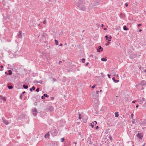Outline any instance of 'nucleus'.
I'll return each instance as SVG.
<instances>
[{"instance_id": "1", "label": "nucleus", "mask_w": 146, "mask_h": 146, "mask_svg": "<svg viewBox=\"0 0 146 146\" xmlns=\"http://www.w3.org/2000/svg\"><path fill=\"white\" fill-rule=\"evenodd\" d=\"M83 3L82 2L81 0H79L77 4V6L79 8V9L82 10L84 11L86 9V7L83 5Z\"/></svg>"}, {"instance_id": "2", "label": "nucleus", "mask_w": 146, "mask_h": 146, "mask_svg": "<svg viewBox=\"0 0 146 146\" xmlns=\"http://www.w3.org/2000/svg\"><path fill=\"white\" fill-rule=\"evenodd\" d=\"M50 132L53 136L56 135L58 134L57 131L56 129L51 130L50 131Z\"/></svg>"}, {"instance_id": "3", "label": "nucleus", "mask_w": 146, "mask_h": 146, "mask_svg": "<svg viewBox=\"0 0 146 146\" xmlns=\"http://www.w3.org/2000/svg\"><path fill=\"white\" fill-rule=\"evenodd\" d=\"M33 115H35L36 116V115L37 112V110L36 109V108H33Z\"/></svg>"}, {"instance_id": "4", "label": "nucleus", "mask_w": 146, "mask_h": 146, "mask_svg": "<svg viewBox=\"0 0 146 146\" xmlns=\"http://www.w3.org/2000/svg\"><path fill=\"white\" fill-rule=\"evenodd\" d=\"M140 84L143 86H145L146 85V82L145 80H142L141 81Z\"/></svg>"}, {"instance_id": "5", "label": "nucleus", "mask_w": 146, "mask_h": 146, "mask_svg": "<svg viewBox=\"0 0 146 146\" xmlns=\"http://www.w3.org/2000/svg\"><path fill=\"white\" fill-rule=\"evenodd\" d=\"M2 119L3 120V122L4 124L7 125H8L9 124V123L8 122V121L4 119H3V118Z\"/></svg>"}, {"instance_id": "6", "label": "nucleus", "mask_w": 146, "mask_h": 146, "mask_svg": "<svg viewBox=\"0 0 146 146\" xmlns=\"http://www.w3.org/2000/svg\"><path fill=\"white\" fill-rule=\"evenodd\" d=\"M137 136L140 139H141L143 137V136L140 133L137 134Z\"/></svg>"}, {"instance_id": "7", "label": "nucleus", "mask_w": 146, "mask_h": 146, "mask_svg": "<svg viewBox=\"0 0 146 146\" xmlns=\"http://www.w3.org/2000/svg\"><path fill=\"white\" fill-rule=\"evenodd\" d=\"M120 17L122 19H124L125 18L124 15L123 14L121 13L120 15Z\"/></svg>"}, {"instance_id": "8", "label": "nucleus", "mask_w": 146, "mask_h": 146, "mask_svg": "<svg viewBox=\"0 0 146 146\" xmlns=\"http://www.w3.org/2000/svg\"><path fill=\"white\" fill-rule=\"evenodd\" d=\"M105 37L106 38V40H108L109 41H111V36H110V38L108 37V35H106L105 36Z\"/></svg>"}, {"instance_id": "9", "label": "nucleus", "mask_w": 146, "mask_h": 146, "mask_svg": "<svg viewBox=\"0 0 146 146\" xmlns=\"http://www.w3.org/2000/svg\"><path fill=\"white\" fill-rule=\"evenodd\" d=\"M49 132H48L45 134V135H44V137L45 138H48L49 137Z\"/></svg>"}, {"instance_id": "10", "label": "nucleus", "mask_w": 146, "mask_h": 146, "mask_svg": "<svg viewBox=\"0 0 146 146\" xmlns=\"http://www.w3.org/2000/svg\"><path fill=\"white\" fill-rule=\"evenodd\" d=\"M112 79L115 83H117L119 82V80H115V78L114 77Z\"/></svg>"}, {"instance_id": "11", "label": "nucleus", "mask_w": 146, "mask_h": 146, "mask_svg": "<svg viewBox=\"0 0 146 146\" xmlns=\"http://www.w3.org/2000/svg\"><path fill=\"white\" fill-rule=\"evenodd\" d=\"M115 117H117L119 116V114H118L117 112H115Z\"/></svg>"}, {"instance_id": "12", "label": "nucleus", "mask_w": 146, "mask_h": 146, "mask_svg": "<svg viewBox=\"0 0 146 146\" xmlns=\"http://www.w3.org/2000/svg\"><path fill=\"white\" fill-rule=\"evenodd\" d=\"M0 97H1V99H2L3 101H5L6 100V98L5 97L2 96H0Z\"/></svg>"}, {"instance_id": "13", "label": "nucleus", "mask_w": 146, "mask_h": 146, "mask_svg": "<svg viewBox=\"0 0 146 146\" xmlns=\"http://www.w3.org/2000/svg\"><path fill=\"white\" fill-rule=\"evenodd\" d=\"M94 122H92L90 124V126H91L93 128L94 127Z\"/></svg>"}, {"instance_id": "14", "label": "nucleus", "mask_w": 146, "mask_h": 146, "mask_svg": "<svg viewBox=\"0 0 146 146\" xmlns=\"http://www.w3.org/2000/svg\"><path fill=\"white\" fill-rule=\"evenodd\" d=\"M101 60L103 61H106L107 60V59L106 58H102L101 59Z\"/></svg>"}, {"instance_id": "15", "label": "nucleus", "mask_w": 146, "mask_h": 146, "mask_svg": "<svg viewBox=\"0 0 146 146\" xmlns=\"http://www.w3.org/2000/svg\"><path fill=\"white\" fill-rule=\"evenodd\" d=\"M92 97L93 99H96V98H98V97H96V95L95 94L94 95L92 96Z\"/></svg>"}, {"instance_id": "16", "label": "nucleus", "mask_w": 146, "mask_h": 146, "mask_svg": "<svg viewBox=\"0 0 146 146\" xmlns=\"http://www.w3.org/2000/svg\"><path fill=\"white\" fill-rule=\"evenodd\" d=\"M123 29L124 30L126 31L128 29L126 27L125 25H124L123 26Z\"/></svg>"}, {"instance_id": "17", "label": "nucleus", "mask_w": 146, "mask_h": 146, "mask_svg": "<svg viewBox=\"0 0 146 146\" xmlns=\"http://www.w3.org/2000/svg\"><path fill=\"white\" fill-rule=\"evenodd\" d=\"M98 48L101 51H102L103 50V48L100 46H99Z\"/></svg>"}, {"instance_id": "18", "label": "nucleus", "mask_w": 146, "mask_h": 146, "mask_svg": "<svg viewBox=\"0 0 146 146\" xmlns=\"http://www.w3.org/2000/svg\"><path fill=\"white\" fill-rule=\"evenodd\" d=\"M23 87L25 89H27L28 88V86L27 85H24L23 86Z\"/></svg>"}, {"instance_id": "19", "label": "nucleus", "mask_w": 146, "mask_h": 146, "mask_svg": "<svg viewBox=\"0 0 146 146\" xmlns=\"http://www.w3.org/2000/svg\"><path fill=\"white\" fill-rule=\"evenodd\" d=\"M35 89V87L34 86H33L32 88H31L30 89V91L32 92L33 91L32 90H34Z\"/></svg>"}, {"instance_id": "20", "label": "nucleus", "mask_w": 146, "mask_h": 146, "mask_svg": "<svg viewBox=\"0 0 146 146\" xmlns=\"http://www.w3.org/2000/svg\"><path fill=\"white\" fill-rule=\"evenodd\" d=\"M55 42V44L56 45H58V40H54Z\"/></svg>"}, {"instance_id": "21", "label": "nucleus", "mask_w": 146, "mask_h": 146, "mask_svg": "<svg viewBox=\"0 0 146 146\" xmlns=\"http://www.w3.org/2000/svg\"><path fill=\"white\" fill-rule=\"evenodd\" d=\"M46 33H44L42 35V36L44 38L46 36Z\"/></svg>"}, {"instance_id": "22", "label": "nucleus", "mask_w": 146, "mask_h": 146, "mask_svg": "<svg viewBox=\"0 0 146 146\" xmlns=\"http://www.w3.org/2000/svg\"><path fill=\"white\" fill-rule=\"evenodd\" d=\"M98 94H99V92L98 91H97L96 92V93L95 94H96V97H99Z\"/></svg>"}, {"instance_id": "23", "label": "nucleus", "mask_w": 146, "mask_h": 146, "mask_svg": "<svg viewBox=\"0 0 146 146\" xmlns=\"http://www.w3.org/2000/svg\"><path fill=\"white\" fill-rule=\"evenodd\" d=\"M8 72H9V75H11V74H12V71L11 70H9L8 71Z\"/></svg>"}, {"instance_id": "24", "label": "nucleus", "mask_w": 146, "mask_h": 146, "mask_svg": "<svg viewBox=\"0 0 146 146\" xmlns=\"http://www.w3.org/2000/svg\"><path fill=\"white\" fill-rule=\"evenodd\" d=\"M8 88L9 89H11L13 88V87L12 86H8Z\"/></svg>"}, {"instance_id": "25", "label": "nucleus", "mask_w": 146, "mask_h": 146, "mask_svg": "<svg viewBox=\"0 0 146 146\" xmlns=\"http://www.w3.org/2000/svg\"><path fill=\"white\" fill-rule=\"evenodd\" d=\"M44 96L47 98L49 97L46 94H44Z\"/></svg>"}, {"instance_id": "26", "label": "nucleus", "mask_w": 146, "mask_h": 146, "mask_svg": "<svg viewBox=\"0 0 146 146\" xmlns=\"http://www.w3.org/2000/svg\"><path fill=\"white\" fill-rule=\"evenodd\" d=\"M85 59L84 58H83L82 59V63H84L85 62Z\"/></svg>"}, {"instance_id": "27", "label": "nucleus", "mask_w": 146, "mask_h": 146, "mask_svg": "<svg viewBox=\"0 0 146 146\" xmlns=\"http://www.w3.org/2000/svg\"><path fill=\"white\" fill-rule=\"evenodd\" d=\"M18 36L19 38H21L22 37V35L21 34H19L18 35Z\"/></svg>"}, {"instance_id": "28", "label": "nucleus", "mask_w": 146, "mask_h": 146, "mask_svg": "<svg viewBox=\"0 0 146 146\" xmlns=\"http://www.w3.org/2000/svg\"><path fill=\"white\" fill-rule=\"evenodd\" d=\"M64 140V138H62L61 139V141L62 142H63Z\"/></svg>"}, {"instance_id": "29", "label": "nucleus", "mask_w": 146, "mask_h": 146, "mask_svg": "<svg viewBox=\"0 0 146 146\" xmlns=\"http://www.w3.org/2000/svg\"><path fill=\"white\" fill-rule=\"evenodd\" d=\"M96 85H93L92 87V88H95L96 87Z\"/></svg>"}, {"instance_id": "30", "label": "nucleus", "mask_w": 146, "mask_h": 146, "mask_svg": "<svg viewBox=\"0 0 146 146\" xmlns=\"http://www.w3.org/2000/svg\"><path fill=\"white\" fill-rule=\"evenodd\" d=\"M53 82H55L56 81V79L53 78Z\"/></svg>"}, {"instance_id": "31", "label": "nucleus", "mask_w": 146, "mask_h": 146, "mask_svg": "<svg viewBox=\"0 0 146 146\" xmlns=\"http://www.w3.org/2000/svg\"><path fill=\"white\" fill-rule=\"evenodd\" d=\"M131 118H132V119H133V116H134V115H133V114H131Z\"/></svg>"}, {"instance_id": "32", "label": "nucleus", "mask_w": 146, "mask_h": 146, "mask_svg": "<svg viewBox=\"0 0 146 146\" xmlns=\"http://www.w3.org/2000/svg\"><path fill=\"white\" fill-rule=\"evenodd\" d=\"M109 43H110L109 42H108L106 44V46L108 45L109 44Z\"/></svg>"}, {"instance_id": "33", "label": "nucleus", "mask_w": 146, "mask_h": 146, "mask_svg": "<svg viewBox=\"0 0 146 146\" xmlns=\"http://www.w3.org/2000/svg\"><path fill=\"white\" fill-rule=\"evenodd\" d=\"M22 31H19V34H21L22 33Z\"/></svg>"}, {"instance_id": "34", "label": "nucleus", "mask_w": 146, "mask_h": 146, "mask_svg": "<svg viewBox=\"0 0 146 146\" xmlns=\"http://www.w3.org/2000/svg\"><path fill=\"white\" fill-rule=\"evenodd\" d=\"M39 91V88H37L36 90V91L37 92H38Z\"/></svg>"}, {"instance_id": "35", "label": "nucleus", "mask_w": 146, "mask_h": 146, "mask_svg": "<svg viewBox=\"0 0 146 146\" xmlns=\"http://www.w3.org/2000/svg\"><path fill=\"white\" fill-rule=\"evenodd\" d=\"M81 115L80 114L79 115V117H78L79 119H81Z\"/></svg>"}, {"instance_id": "36", "label": "nucleus", "mask_w": 146, "mask_h": 146, "mask_svg": "<svg viewBox=\"0 0 146 146\" xmlns=\"http://www.w3.org/2000/svg\"><path fill=\"white\" fill-rule=\"evenodd\" d=\"M54 98L53 97H51L50 98V99H51V100H54Z\"/></svg>"}, {"instance_id": "37", "label": "nucleus", "mask_w": 146, "mask_h": 146, "mask_svg": "<svg viewBox=\"0 0 146 146\" xmlns=\"http://www.w3.org/2000/svg\"><path fill=\"white\" fill-rule=\"evenodd\" d=\"M145 98H143L142 99V101H145Z\"/></svg>"}, {"instance_id": "38", "label": "nucleus", "mask_w": 146, "mask_h": 146, "mask_svg": "<svg viewBox=\"0 0 146 146\" xmlns=\"http://www.w3.org/2000/svg\"><path fill=\"white\" fill-rule=\"evenodd\" d=\"M41 98L42 99H44L45 98L43 96H42L41 97Z\"/></svg>"}, {"instance_id": "39", "label": "nucleus", "mask_w": 146, "mask_h": 146, "mask_svg": "<svg viewBox=\"0 0 146 146\" xmlns=\"http://www.w3.org/2000/svg\"><path fill=\"white\" fill-rule=\"evenodd\" d=\"M135 102H136L135 100H133V101H132V103H135Z\"/></svg>"}, {"instance_id": "40", "label": "nucleus", "mask_w": 146, "mask_h": 146, "mask_svg": "<svg viewBox=\"0 0 146 146\" xmlns=\"http://www.w3.org/2000/svg\"><path fill=\"white\" fill-rule=\"evenodd\" d=\"M99 128V127L98 126H97L96 127V129H98Z\"/></svg>"}, {"instance_id": "41", "label": "nucleus", "mask_w": 146, "mask_h": 146, "mask_svg": "<svg viewBox=\"0 0 146 146\" xmlns=\"http://www.w3.org/2000/svg\"><path fill=\"white\" fill-rule=\"evenodd\" d=\"M125 5L126 7H127L128 6V4L127 3H125Z\"/></svg>"}, {"instance_id": "42", "label": "nucleus", "mask_w": 146, "mask_h": 146, "mask_svg": "<svg viewBox=\"0 0 146 146\" xmlns=\"http://www.w3.org/2000/svg\"><path fill=\"white\" fill-rule=\"evenodd\" d=\"M88 64H89V63H88V62H87V63L86 64V66H87L88 65Z\"/></svg>"}, {"instance_id": "43", "label": "nucleus", "mask_w": 146, "mask_h": 146, "mask_svg": "<svg viewBox=\"0 0 146 146\" xmlns=\"http://www.w3.org/2000/svg\"><path fill=\"white\" fill-rule=\"evenodd\" d=\"M141 24H138V27H140V26H141Z\"/></svg>"}, {"instance_id": "44", "label": "nucleus", "mask_w": 146, "mask_h": 146, "mask_svg": "<svg viewBox=\"0 0 146 146\" xmlns=\"http://www.w3.org/2000/svg\"><path fill=\"white\" fill-rule=\"evenodd\" d=\"M108 77H109V78H110V74H108Z\"/></svg>"}, {"instance_id": "45", "label": "nucleus", "mask_w": 146, "mask_h": 146, "mask_svg": "<svg viewBox=\"0 0 146 146\" xmlns=\"http://www.w3.org/2000/svg\"><path fill=\"white\" fill-rule=\"evenodd\" d=\"M38 25L39 28H40L41 27V26L40 25V24H38Z\"/></svg>"}, {"instance_id": "46", "label": "nucleus", "mask_w": 146, "mask_h": 146, "mask_svg": "<svg viewBox=\"0 0 146 146\" xmlns=\"http://www.w3.org/2000/svg\"><path fill=\"white\" fill-rule=\"evenodd\" d=\"M43 24H45V23H46V21H43Z\"/></svg>"}, {"instance_id": "47", "label": "nucleus", "mask_w": 146, "mask_h": 146, "mask_svg": "<svg viewBox=\"0 0 146 146\" xmlns=\"http://www.w3.org/2000/svg\"><path fill=\"white\" fill-rule=\"evenodd\" d=\"M93 122H94V124L95 123L96 125L97 124V122L96 121H94Z\"/></svg>"}, {"instance_id": "48", "label": "nucleus", "mask_w": 146, "mask_h": 146, "mask_svg": "<svg viewBox=\"0 0 146 146\" xmlns=\"http://www.w3.org/2000/svg\"><path fill=\"white\" fill-rule=\"evenodd\" d=\"M144 71L146 73V69L144 70Z\"/></svg>"}, {"instance_id": "49", "label": "nucleus", "mask_w": 146, "mask_h": 146, "mask_svg": "<svg viewBox=\"0 0 146 146\" xmlns=\"http://www.w3.org/2000/svg\"><path fill=\"white\" fill-rule=\"evenodd\" d=\"M138 106H139V105H136V108H138Z\"/></svg>"}, {"instance_id": "50", "label": "nucleus", "mask_w": 146, "mask_h": 146, "mask_svg": "<svg viewBox=\"0 0 146 146\" xmlns=\"http://www.w3.org/2000/svg\"><path fill=\"white\" fill-rule=\"evenodd\" d=\"M62 62L61 61H60L59 62V64H60V63Z\"/></svg>"}, {"instance_id": "51", "label": "nucleus", "mask_w": 146, "mask_h": 146, "mask_svg": "<svg viewBox=\"0 0 146 146\" xmlns=\"http://www.w3.org/2000/svg\"><path fill=\"white\" fill-rule=\"evenodd\" d=\"M97 52H100V51L99 50H97Z\"/></svg>"}, {"instance_id": "52", "label": "nucleus", "mask_w": 146, "mask_h": 146, "mask_svg": "<svg viewBox=\"0 0 146 146\" xmlns=\"http://www.w3.org/2000/svg\"><path fill=\"white\" fill-rule=\"evenodd\" d=\"M93 55H90V57H93Z\"/></svg>"}, {"instance_id": "53", "label": "nucleus", "mask_w": 146, "mask_h": 146, "mask_svg": "<svg viewBox=\"0 0 146 146\" xmlns=\"http://www.w3.org/2000/svg\"><path fill=\"white\" fill-rule=\"evenodd\" d=\"M62 44H60L59 46H62Z\"/></svg>"}, {"instance_id": "54", "label": "nucleus", "mask_w": 146, "mask_h": 146, "mask_svg": "<svg viewBox=\"0 0 146 146\" xmlns=\"http://www.w3.org/2000/svg\"><path fill=\"white\" fill-rule=\"evenodd\" d=\"M103 24H102L101 27H103Z\"/></svg>"}, {"instance_id": "55", "label": "nucleus", "mask_w": 146, "mask_h": 146, "mask_svg": "<svg viewBox=\"0 0 146 146\" xmlns=\"http://www.w3.org/2000/svg\"><path fill=\"white\" fill-rule=\"evenodd\" d=\"M101 74L102 75H103V73H102V72L101 73Z\"/></svg>"}, {"instance_id": "56", "label": "nucleus", "mask_w": 146, "mask_h": 146, "mask_svg": "<svg viewBox=\"0 0 146 146\" xmlns=\"http://www.w3.org/2000/svg\"><path fill=\"white\" fill-rule=\"evenodd\" d=\"M104 30H106L107 29H106V28H104Z\"/></svg>"}, {"instance_id": "57", "label": "nucleus", "mask_w": 146, "mask_h": 146, "mask_svg": "<svg viewBox=\"0 0 146 146\" xmlns=\"http://www.w3.org/2000/svg\"><path fill=\"white\" fill-rule=\"evenodd\" d=\"M25 93V92H23V93H22V94H24V93Z\"/></svg>"}, {"instance_id": "58", "label": "nucleus", "mask_w": 146, "mask_h": 146, "mask_svg": "<svg viewBox=\"0 0 146 146\" xmlns=\"http://www.w3.org/2000/svg\"><path fill=\"white\" fill-rule=\"evenodd\" d=\"M135 86L137 88V86H138V85H136Z\"/></svg>"}, {"instance_id": "59", "label": "nucleus", "mask_w": 146, "mask_h": 146, "mask_svg": "<svg viewBox=\"0 0 146 146\" xmlns=\"http://www.w3.org/2000/svg\"><path fill=\"white\" fill-rule=\"evenodd\" d=\"M21 97H22V95H21L20 96V97L21 98H21Z\"/></svg>"}, {"instance_id": "60", "label": "nucleus", "mask_w": 146, "mask_h": 146, "mask_svg": "<svg viewBox=\"0 0 146 146\" xmlns=\"http://www.w3.org/2000/svg\"><path fill=\"white\" fill-rule=\"evenodd\" d=\"M116 76H117V77H118V76H119V75H118V74H117V75H116Z\"/></svg>"}, {"instance_id": "61", "label": "nucleus", "mask_w": 146, "mask_h": 146, "mask_svg": "<svg viewBox=\"0 0 146 146\" xmlns=\"http://www.w3.org/2000/svg\"><path fill=\"white\" fill-rule=\"evenodd\" d=\"M1 67L2 68L3 67V66L2 65H1Z\"/></svg>"}, {"instance_id": "62", "label": "nucleus", "mask_w": 146, "mask_h": 146, "mask_svg": "<svg viewBox=\"0 0 146 146\" xmlns=\"http://www.w3.org/2000/svg\"><path fill=\"white\" fill-rule=\"evenodd\" d=\"M5 74H7V72H5Z\"/></svg>"}, {"instance_id": "63", "label": "nucleus", "mask_w": 146, "mask_h": 146, "mask_svg": "<svg viewBox=\"0 0 146 146\" xmlns=\"http://www.w3.org/2000/svg\"><path fill=\"white\" fill-rule=\"evenodd\" d=\"M57 146V145L56 144H54V146Z\"/></svg>"}, {"instance_id": "64", "label": "nucleus", "mask_w": 146, "mask_h": 146, "mask_svg": "<svg viewBox=\"0 0 146 146\" xmlns=\"http://www.w3.org/2000/svg\"><path fill=\"white\" fill-rule=\"evenodd\" d=\"M141 31H142V30L141 29H140V30H139V31L141 32Z\"/></svg>"}]
</instances>
